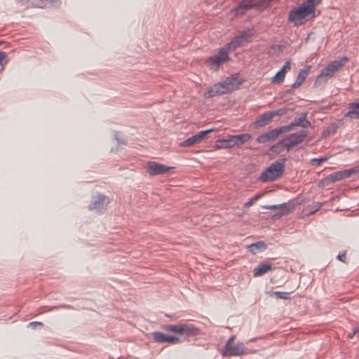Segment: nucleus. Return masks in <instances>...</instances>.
<instances>
[{"label": "nucleus", "mask_w": 359, "mask_h": 359, "mask_svg": "<svg viewBox=\"0 0 359 359\" xmlns=\"http://www.w3.org/2000/svg\"><path fill=\"white\" fill-rule=\"evenodd\" d=\"M242 43V41L237 36L233 37L229 43L222 47L217 54L206 59L207 65L211 69L218 70L221 64L230 60L229 53L236 50Z\"/></svg>", "instance_id": "f257e3e1"}, {"label": "nucleus", "mask_w": 359, "mask_h": 359, "mask_svg": "<svg viewBox=\"0 0 359 359\" xmlns=\"http://www.w3.org/2000/svg\"><path fill=\"white\" fill-rule=\"evenodd\" d=\"M243 80H239L237 75H232L227 77L222 82L213 85L206 93L208 97H212L217 95L226 94L237 89L243 83Z\"/></svg>", "instance_id": "f03ea898"}, {"label": "nucleus", "mask_w": 359, "mask_h": 359, "mask_svg": "<svg viewBox=\"0 0 359 359\" xmlns=\"http://www.w3.org/2000/svg\"><path fill=\"white\" fill-rule=\"evenodd\" d=\"M315 17L313 7L307 6L303 3L289 12L287 20L295 26L304 25L306 22Z\"/></svg>", "instance_id": "7ed1b4c3"}, {"label": "nucleus", "mask_w": 359, "mask_h": 359, "mask_svg": "<svg viewBox=\"0 0 359 359\" xmlns=\"http://www.w3.org/2000/svg\"><path fill=\"white\" fill-rule=\"evenodd\" d=\"M285 159L272 163L260 175L262 182H271L279 178L283 173Z\"/></svg>", "instance_id": "20e7f679"}, {"label": "nucleus", "mask_w": 359, "mask_h": 359, "mask_svg": "<svg viewBox=\"0 0 359 359\" xmlns=\"http://www.w3.org/2000/svg\"><path fill=\"white\" fill-rule=\"evenodd\" d=\"M234 337H231L226 341L222 355L223 356H237L244 353L245 347L242 343L233 344Z\"/></svg>", "instance_id": "39448f33"}, {"label": "nucleus", "mask_w": 359, "mask_h": 359, "mask_svg": "<svg viewBox=\"0 0 359 359\" xmlns=\"http://www.w3.org/2000/svg\"><path fill=\"white\" fill-rule=\"evenodd\" d=\"M287 132H290V128H288V127H283V126L259 135L257 138V142L259 144H264L270 141H274L280 135Z\"/></svg>", "instance_id": "423d86ee"}, {"label": "nucleus", "mask_w": 359, "mask_h": 359, "mask_svg": "<svg viewBox=\"0 0 359 359\" xmlns=\"http://www.w3.org/2000/svg\"><path fill=\"white\" fill-rule=\"evenodd\" d=\"M214 128H211L206 130H201L198 132L197 134L192 135L191 137H189L186 140H184L183 142L180 143L181 147H191L194 145L195 144L201 142L205 137V136L209 134L210 133L214 131Z\"/></svg>", "instance_id": "0eeeda50"}, {"label": "nucleus", "mask_w": 359, "mask_h": 359, "mask_svg": "<svg viewBox=\"0 0 359 359\" xmlns=\"http://www.w3.org/2000/svg\"><path fill=\"white\" fill-rule=\"evenodd\" d=\"M18 3L25 8H46L53 5L57 0H18Z\"/></svg>", "instance_id": "6e6552de"}, {"label": "nucleus", "mask_w": 359, "mask_h": 359, "mask_svg": "<svg viewBox=\"0 0 359 359\" xmlns=\"http://www.w3.org/2000/svg\"><path fill=\"white\" fill-rule=\"evenodd\" d=\"M307 134L308 133L305 130H301L300 131L290 134L285 138L289 144V147L292 149L294 147L301 143L307 136Z\"/></svg>", "instance_id": "1a4fd4ad"}, {"label": "nucleus", "mask_w": 359, "mask_h": 359, "mask_svg": "<svg viewBox=\"0 0 359 359\" xmlns=\"http://www.w3.org/2000/svg\"><path fill=\"white\" fill-rule=\"evenodd\" d=\"M170 169L171 168L170 167L154 161H149L147 164V171L150 175L164 174Z\"/></svg>", "instance_id": "9d476101"}, {"label": "nucleus", "mask_w": 359, "mask_h": 359, "mask_svg": "<svg viewBox=\"0 0 359 359\" xmlns=\"http://www.w3.org/2000/svg\"><path fill=\"white\" fill-rule=\"evenodd\" d=\"M153 339L158 343H168L175 344L180 342V339L175 336L166 335L161 332L152 333Z\"/></svg>", "instance_id": "9b49d317"}, {"label": "nucleus", "mask_w": 359, "mask_h": 359, "mask_svg": "<svg viewBox=\"0 0 359 359\" xmlns=\"http://www.w3.org/2000/svg\"><path fill=\"white\" fill-rule=\"evenodd\" d=\"M253 6L251 0H243L236 8L231 10V13L235 17L241 16L252 8Z\"/></svg>", "instance_id": "f8f14e48"}, {"label": "nucleus", "mask_w": 359, "mask_h": 359, "mask_svg": "<svg viewBox=\"0 0 359 359\" xmlns=\"http://www.w3.org/2000/svg\"><path fill=\"white\" fill-rule=\"evenodd\" d=\"M294 126H300L302 128H308L311 126V122L306 119V114L303 113L299 117L294 118V121H292L287 126H283V127H288L290 131H291Z\"/></svg>", "instance_id": "ddd939ff"}, {"label": "nucleus", "mask_w": 359, "mask_h": 359, "mask_svg": "<svg viewBox=\"0 0 359 359\" xmlns=\"http://www.w3.org/2000/svg\"><path fill=\"white\" fill-rule=\"evenodd\" d=\"M108 203L107 198L103 194H99L97 197L94 198L91 204L89 205L90 210H101L106 208Z\"/></svg>", "instance_id": "4468645a"}, {"label": "nucleus", "mask_w": 359, "mask_h": 359, "mask_svg": "<svg viewBox=\"0 0 359 359\" xmlns=\"http://www.w3.org/2000/svg\"><path fill=\"white\" fill-rule=\"evenodd\" d=\"M291 69V64L290 61H287L283 67L272 78V82L280 83L283 81L286 72Z\"/></svg>", "instance_id": "2eb2a0df"}, {"label": "nucleus", "mask_w": 359, "mask_h": 359, "mask_svg": "<svg viewBox=\"0 0 359 359\" xmlns=\"http://www.w3.org/2000/svg\"><path fill=\"white\" fill-rule=\"evenodd\" d=\"M236 147L233 135H229L226 138L218 140L217 144L215 146V149H226Z\"/></svg>", "instance_id": "dca6fc26"}, {"label": "nucleus", "mask_w": 359, "mask_h": 359, "mask_svg": "<svg viewBox=\"0 0 359 359\" xmlns=\"http://www.w3.org/2000/svg\"><path fill=\"white\" fill-rule=\"evenodd\" d=\"M198 334V329L191 324H181L180 335L194 337Z\"/></svg>", "instance_id": "f3484780"}, {"label": "nucleus", "mask_w": 359, "mask_h": 359, "mask_svg": "<svg viewBox=\"0 0 359 359\" xmlns=\"http://www.w3.org/2000/svg\"><path fill=\"white\" fill-rule=\"evenodd\" d=\"M284 150H286L287 151H290L291 150V148L289 147V144L285 138L278 142L270 148V151L276 154H279Z\"/></svg>", "instance_id": "a211bd4d"}, {"label": "nucleus", "mask_w": 359, "mask_h": 359, "mask_svg": "<svg viewBox=\"0 0 359 359\" xmlns=\"http://www.w3.org/2000/svg\"><path fill=\"white\" fill-rule=\"evenodd\" d=\"M272 118L273 116L271 112L266 111L257 118L255 122V124L256 127H263L268 124L272 120Z\"/></svg>", "instance_id": "6ab92c4d"}, {"label": "nucleus", "mask_w": 359, "mask_h": 359, "mask_svg": "<svg viewBox=\"0 0 359 359\" xmlns=\"http://www.w3.org/2000/svg\"><path fill=\"white\" fill-rule=\"evenodd\" d=\"M334 73V72L332 70L329 65H327L322 70L320 74L318 76L317 81H326L333 76Z\"/></svg>", "instance_id": "aec40b11"}, {"label": "nucleus", "mask_w": 359, "mask_h": 359, "mask_svg": "<svg viewBox=\"0 0 359 359\" xmlns=\"http://www.w3.org/2000/svg\"><path fill=\"white\" fill-rule=\"evenodd\" d=\"M271 270V265L269 264H262L254 269V276H261Z\"/></svg>", "instance_id": "412c9836"}, {"label": "nucleus", "mask_w": 359, "mask_h": 359, "mask_svg": "<svg viewBox=\"0 0 359 359\" xmlns=\"http://www.w3.org/2000/svg\"><path fill=\"white\" fill-rule=\"evenodd\" d=\"M233 137L235 145L236 147H238L241 145L243 144L244 143L247 142L248 140H250L252 137V135L248 133H243L241 135H233Z\"/></svg>", "instance_id": "4be33fe9"}, {"label": "nucleus", "mask_w": 359, "mask_h": 359, "mask_svg": "<svg viewBox=\"0 0 359 359\" xmlns=\"http://www.w3.org/2000/svg\"><path fill=\"white\" fill-rule=\"evenodd\" d=\"M266 245L263 241H258L248 246L249 250L252 254H257L259 251L266 250Z\"/></svg>", "instance_id": "5701e85b"}, {"label": "nucleus", "mask_w": 359, "mask_h": 359, "mask_svg": "<svg viewBox=\"0 0 359 359\" xmlns=\"http://www.w3.org/2000/svg\"><path fill=\"white\" fill-rule=\"evenodd\" d=\"M348 61V58L344 57L341 58L339 60H335L331 62L329 65V67L332 69V70L335 72L338 70H339Z\"/></svg>", "instance_id": "b1692460"}, {"label": "nucleus", "mask_w": 359, "mask_h": 359, "mask_svg": "<svg viewBox=\"0 0 359 359\" xmlns=\"http://www.w3.org/2000/svg\"><path fill=\"white\" fill-rule=\"evenodd\" d=\"M341 180H342L341 174L340 171H338V172L332 173V174L329 175L328 176H327L324 179V181L325 183L329 184V183L335 182L337 181H339Z\"/></svg>", "instance_id": "393cba45"}, {"label": "nucleus", "mask_w": 359, "mask_h": 359, "mask_svg": "<svg viewBox=\"0 0 359 359\" xmlns=\"http://www.w3.org/2000/svg\"><path fill=\"white\" fill-rule=\"evenodd\" d=\"M311 66H308L306 69H301L299 72L297 77L296 79L297 81H299L301 84L304 83L306 78L307 77L309 72L310 71Z\"/></svg>", "instance_id": "a878e982"}, {"label": "nucleus", "mask_w": 359, "mask_h": 359, "mask_svg": "<svg viewBox=\"0 0 359 359\" xmlns=\"http://www.w3.org/2000/svg\"><path fill=\"white\" fill-rule=\"evenodd\" d=\"M164 330L167 332H174L180 334L181 324L178 325H167L164 326Z\"/></svg>", "instance_id": "bb28decb"}, {"label": "nucleus", "mask_w": 359, "mask_h": 359, "mask_svg": "<svg viewBox=\"0 0 359 359\" xmlns=\"http://www.w3.org/2000/svg\"><path fill=\"white\" fill-rule=\"evenodd\" d=\"M345 116L351 118H359V109L349 108V110L345 114Z\"/></svg>", "instance_id": "cd10ccee"}, {"label": "nucleus", "mask_w": 359, "mask_h": 359, "mask_svg": "<svg viewBox=\"0 0 359 359\" xmlns=\"http://www.w3.org/2000/svg\"><path fill=\"white\" fill-rule=\"evenodd\" d=\"M322 0H306L303 2L307 6L313 7V12L316 13V7L321 2Z\"/></svg>", "instance_id": "c85d7f7f"}, {"label": "nucleus", "mask_w": 359, "mask_h": 359, "mask_svg": "<svg viewBox=\"0 0 359 359\" xmlns=\"http://www.w3.org/2000/svg\"><path fill=\"white\" fill-rule=\"evenodd\" d=\"M271 295H275L276 298L288 299L290 298V293L286 292L275 291L272 292Z\"/></svg>", "instance_id": "c756f323"}, {"label": "nucleus", "mask_w": 359, "mask_h": 359, "mask_svg": "<svg viewBox=\"0 0 359 359\" xmlns=\"http://www.w3.org/2000/svg\"><path fill=\"white\" fill-rule=\"evenodd\" d=\"M340 172L341 174V178L344 179V178H348V177H351V175L352 174L358 172V170L351 168V169H348V170H344L340 171Z\"/></svg>", "instance_id": "7c9ffc66"}, {"label": "nucleus", "mask_w": 359, "mask_h": 359, "mask_svg": "<svg viewBox=\"0 0 359 359\" xmlns=\"http://www.w3.org/2000/svg\"><path fill=\"white\" fill-rule=\"evenodd\" d=\"M288 111V109L283 107L276 110L270 111L273 118L276 116H283Z\"/></svg>", "instance_id": "2f4dec72"}, {"label": "nucleus", "mask_w": 359, "mask_h": 359, "mask_svg": "<svg viewBox=\"0 0 359 359\" xmlns=\"http://www.w3.org/2000/svg\"><path fill=\"white\" fill-rule=\"evenodd\" d=\"M242 43L248 41L251 38V35L249 32H243L241 34L237 36Z\"/></svg>", "instance_id": "473e14b6"}, {"label": "nucleus", "mask_w": 359, "mask_h": 359, "mask_svg": "<svg viewBox=\"0 0 359 359\" xmlns=\"http://www.w3.org/2000/svg\"><path fill=\"white\" fill-rule=\"evenodd\" d=\"M286 206V203H283L279 205H264L262 208L266 210H277L283 208Z\"/></svg>", "instance_id": "72a5a7b5"}, {"label": "nucleus", "mask_w": 359, "mask_h": 359, "mask_svg": "<svg viewBox=\"0 0 359 359\" xmlns=\"http://www.w3.org/2000/svg\"><path fill=\"white\" fill-rule=\"evenodd\" d=\"M7 62V54L5 52L0 51V65L4 67Z\"/></svg>", "instance_id": "f704fd0d"}, {"label": "nucleus", "mask_w": 359, "mask_h": 359, "mask_svg": "<svg viewBox=\"0 0 359 359\" xmlns=\"http://www.w3.org/2000/svg\"><path fill=\"white\" fill-rule=\"evenodd\" d=\"M327 161L326 158H312L311 160V163L313 165L318 166L320 165L323 162H325Z\"/></svg>", "instance_id": "c9c22d12"}, {"label": "nucleus", "mask_w": 359, "mask_h": 359, "mask_svg": "<svg viewBox=\"0 0 359 359\" xmlns=\"http://www.w3.org/2000/svg\"><path fill=\"white\" fill-rule=\"evenodd\" d=\"M337 259L342 262L346 261V252H341L338 255Z\"/></svg>", "instance_id": "e433bc0d"}, {"label": "nucleus", "mask_w": 359, "mask_h": 359, "mask_svg": "<svg viewBox=\"0 0 359 359\" xmlns=\"http://www.w3.org/2000/svg\"><path fill=\"white\" fill-rule=\"evenodd\" d=\"M349 108L359 109V99L357 102L349 103Z\"/></svg>", "instance_id": "4c0bfd02"}, {"label": "nucleus", "mask_w": 359, "mask_h": 359, "mask_svg": "<svg viewBox=\"0 0 359 359\" xmlns=\"http://www.w3.org/2000/svg\"><path fill=\"white\" fill-rule=\"evenodd\" d=\"M36 325L42 326L43 323L41 322H36V321L31 322L29 323V327H32L33 328H35Z\"/></svg>", "instance_id": "58836bf2"}, {"label": "nucleus", "mask_w": 359, "mask_h": 359, "mask_svg": "<svg viewBox=\"0 0 359 359\" xmlns=\"http://www.w3.org/2000/svg\"><path fill=\"white\" fill-rule=\"evenodd\" d=\"M301 86H302V84L300 83H299V81H295V82L292 84L291 88L292 89H295V88L300 87Z\"/></svg>", "instance_id": "ea45409f"}, {"label": "nucleus", "mask_w": 359, "mask_h": 359, "mask_svg": "<svg viewBox=\"0 0 359 359\" xmlns=\"http://www.w3.org/2000/svg\"><path fill=\"white\" fill-rule=\"evenodd\" d=\"M115 137H116V139L117 140L118 144H126V142H124V140H120L118 138V133H116L115 134Z\"/></svg>", "instance_id": "a19ab883"}, {"label": "nucleus", "mask_w": 359, "mask_h": 359, "mask_svg": "<svg viewBox=\"0 0 359 359\" xmlns=\"http://www.w3.org/2000/svg\"><path fill=\"white\" fill-rule=\"evenodd\" d=\"M355 334V331H353V332H350V333L348 334V337L349 339H352L354 337Z\"/></svg>", "instance_id": "79ce46f5"}, {"label": "nucleus", "mask_w": 359, "mask_h": 359, "mask_svg": "<svg viewBox=\"0 0 359 359\" xmlns=\"http://www.w3.org/2000/svg\"><path fill=\"white\" fill-rule=\"evenodd\" d=\"M253 199H251L250 201H248V203H245V206L246 207H250L252 205L253 203Z\"/></svg>", "instance_id": "37998d69"}, {"label": "nucleus", "mask_w": 359, "mask_h": 359, "mask_svg": "<svg viewBox=\"0 0 359 359\" xmlns=\"http://www.w3.org/2000/svg\"><path fill=\"white\" fill-rule=\"evenodd\" d=\"M293 90H294V89H292V88H291L290 89L287 90L286 91V93H290V94H291V93H293Z\"/></svg>", "instance_id": "c03bdc74"}, {"label": "nucleus", "mask_w": 359, "mask_h": 359, "mask_svg": "<svg viewBox=\"0 0 359 359\" xmlns=\"http://www.w3.org/2000/svg\"><path fill=\"white\" fill-rule=\"evenodd\" d=\"M259 197H260V196H259V195H257V196H255V198H252V199H253V201H256V200H257Z\"/></svg>", "instance_id": "a18cd8bd"}, {"label": "nucleus", "mask_w": 359, "mask_h": 359, "mask_svg": "<svg viewBox=\"0 0 359 359\" xmlns=\"http://www.w3.org/2000/svg\"><path fill=\"white\" fill-rule=\"evenodd\" d=\"M265 1L269 3V2L272 1L273 0H265Z\"/></svg>", "instance_id": "49530a36"}, {"label": "nucleus", "mask_w": 359, "mask_h": 359, "mask_svg": "<svg viewBox=\"0 0 359 359\" xmlns=\"http://www.w3.org/2000/svg\"><path fill=\"white\" fill-rule=\"evenodd\" d=\"M327 134L330 133V128H327Z\"/></svg>", "instance_id": "de8ad7c7"}, {"label": "nucleus", "mask_w": 359, "mask_h": 359, "mask_svg": "<svg viewBox=\"0 0 359 359\" xmlns=\"http://www.w3.org/2000/svg\"><path fill=\"white\" fill-rule=\"evenodd\" d=\"M62 308H67V306H62Z\"/></svg>", "instance_id": "09e8293b"}, {"label": "nucleus", "mask_w": 359, "mask_h": 359, "mask_svg": "<svg viewBox=\"0 0 359 359\" xmlns=\"http://www.w3.org/2000/svg\"><path fill=\"white\" fill-rule=\"evenodd\" d=\"M0 44H1V42L0 41Z\"/></svg>", "instance_id": "8fccbe9b"}]
</instances>
